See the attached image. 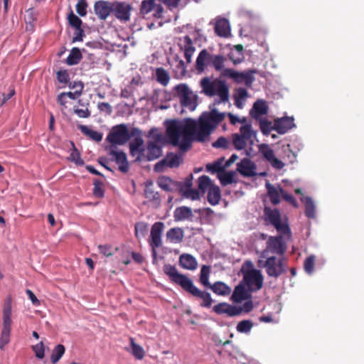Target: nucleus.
<instances>
[{"mask_svg": "<svg viewBox=\"0 0 364 364\" xmlns=\"http://www.w3.org/2000/svg\"><path fill=\"white\" fill-rule=\"evenodd\" d=\"M259 151L262 156L271 164V166L277 170L282 169L285 164L281 160L278 159L274 153V151L267 144H261L258 146Z\"/></svg>", "mask_w": 364, "mask_h": 364, "instance_id": "nucleus-14", "label": "nucleus"}, {"mask_svg": "<svg viewBox=\"0 0 364 364\" xmlns=\"http://www.w3.org/2000/svg\"><path fill=\"white\" fill-rule=\"evenodd\" d=\"M155 0H143L140 7V13L146 15L155 7Z\"/></svg>", "mask_w": 364, "mask_h": 364, "instance_id": "nucleus-49", "label": "nucleus"}, {"mask_svg": "<svg viewBox=\"0 0 364 364\" xmlns=\"http://www.w3.org/2000/svg\"><path fill=\"white\" fill-rule=\"evenodd\" d=\"M291 233L287 237H289ZM283 237H286V235L279 234L276 237L270 236L267 242V251L279 255H284L287 251V245Z\"/></svg>", "mask_w": 364, "mask_h": 364, "instance_id": "nucleus-10", "label": "nucleus"}, {"mask_svg": "<svg viewBox=\"0 0 364 364\" xmlns=\"http://www.w3.org/2000/svg\"><path fill=\"white\" fill-rule=\"evenodd\" d=\"M268 112V107L266 102L262 100H257L254 105L250 114L255 119H258L261 115L266 114Z\"/></svg>", "mask_w": 364, "mask_h": 364, "instance_id": "nucleus-26", "label": "nucleus"}, {"mask_svg": "<svg viewBox=\"0 0 364 364\" xmlns=\"http://www.w3.org/2000/svg\"><path fill=\"white\" fill-rule=\"evenodd\" d=\"M146 82L145 80L143 79L139 75L134 76L130 82V89L141 88L143 85Z\"/></svg>", "mask_w": 364, "mask_h": 364, "instance_id": "nucleus-57", "label": "nucleus"}, {"mask_svg": "<svg viewBox=\"0 0 364 364\" xmlns=\"http://www.w3.org/2000/svg\"><path fill=\"white\" fill-rule=\"evenodd\" d=\"M315 265V257L314 255H311L308 257L304 262V268L306 272L311 274L314 272Z\"/></svg>", "mask_w": 364, "mask_h": 364, "instance_id": "nucleus-54", "label": "nucleus"}, {"mask_svg": "<svg viewBox=\"0 0 364 364\" xmlns=\"http://www.w3.org/2000/svg\"><path fill=\"white\" fill-rule=\"evenodd\" d=\"M229 144L230 141L227 138L220 136L213 143V146L215 148L228 149L229 147Z\"/></svg>", "mask_w": 364, "mask_h": 364, "instance_id": "nucleus-62", "label": "nucleus"}, {"mask_svg": "<svg viewBox=\"0 0 364 364\" xmlns=\"http://www.w3.org/2000/svg\"><path fill=\"white\" fill-rule=\"evenodd\" d=\"M94 11L98 18L105 20L112 14V2L98 1L95 3Z\"/></svg>", "mask_w": 364, "mask_h": 364, "instance_id": "nucleus-18", "label": "nucleus"}, {"mask_svg": "<svg viewBox=\"0 0 364 364\" xmlns=\"http://www.w3.org/2000/svg\"><path fill=\"white\" fill-rule=\"evenodd\" d=\"M182 162L183 159L181 156L173 152H168L164 159L154 165V170L156 172H162L164 167L177 168L182 164Z\"/></svg>", "mask_w": 364, "mask_h": 364, "instance_id": "nucleus-9", "label": "nucleus"}, {"mask_svg": "<svg viewBox=\"0 0 364 364\" xmlns=\"http://www.w3.org/2000/svg\"><path fill=\"white\" fill-rule=\"evenodd\" d=\"M132 6L124 1L112 2V14L120 21L127 22L130 20Z\"/></svg>", "mask_w": 364, "mask_h": 364, "instance_id": "nucleus-12", "label": "nucleus"}, {"mask_svg": "<svg viewBox=\"0 0 364 364\" xmlns=\"http://www.w3.org/2000/svg\"><path fill=\"white\" fill-rule=\"evenodd\" d=\"M176 65L174 68V73L177 77H182L185 76L186 70L185 63L182 60H176Z\"/></svg>", "mask_w": 364, "mask_h": 364, "instance_id": "nucleus-52", "label": "nucleus"}, {"mask_svg": "<svg viewBox=\"0 0 364 364\" xmlns=\"http://www.w3.org/2000/svg\"><path fill=\"white\" fill-rule=\"evenodd\" d=\"M11 330L2 329L0 338V348L4 349V346L10 341Z\"/></svg>", "mask_w": 364, "mask_h": 364, "instance_id": "nucleus-56", "label": "nucleus"}, {"mask_svg": "<svg viewBox=\"0 0 364 364\" xmlns=\"http://www.w3.org/2000/svg\"><path fill=\"white\" fill-rule=\"evenodd\" d=\"M184 237L183 230L180 228H171L166 232V238L172 243H180Z\"/></svg>", "mask_w": 364, "mask_h": 364, "instance_id": "nucleus-29", "label": "nucleus"}, {"mask_svg": "<svg viewBox=\"0 0 364 364\" xmlns=\"http://www.w3.org/2000/svg\"><path fill=\"white\" fill-rule=\"evenodd\" d=\"M93 184V195L95 197L98 198H102L104 196L103 183L98 179H95Z\"/></svg>", "mask_w": 364, "mask_h": 364, "instance_id": "nucleus-53", "label": "nucleus"}, {"mask_svg": "<svg viewBox=\"0 0 364 364\" xmlns=\"http://www.w3.org/2000/svg\"><path fill=\"white\" fill-rule=\"evenodd\" d=\"M213 310L218 315L226 314L230 317L240 315L242 311V308L232 306L226 302H220L215 305Z\"/></svg>", "mask_w": 364, "mask_h": 364, "instance_id": "nucleus-17", "label": "nucleus"}, {"mask_svg": "<svg viewBox=\"0 0 364 364\" xmlns=\"http://www.w3.org/2000/svg\"><path fill=\"white\" fill-rule=\"evenodd\" d=\"M257 73L256 70H247L243 72H239L232 68H227L222 73L223 77L231 79L235 83L245 86L247 88H251L252 82L255 81V74Z\"/></svg>", "mask_w": 364, "mask_h": 364, "instance_id": "nucleus-5", "label": "nucleus"}, {"mask_svg": "<svg viewBox=\"0 0 364 364\" xmlns=\"http://www.w3.org/2000/svg\"><path fill=\"white\" fill-rule=\"evenodd\" d=\"M215 33L220 37H228L230 33V26L228 20L225 18H218L215 24Z\"/></svg>", "mask_w": 364, "mask_h": 364, "instance_id": "nucleus-23", "label": "nucleus"}, {"mask_svg": "<svg viewBox=\"0 0 364 364\" xmlns=\"http://www.w3.org/2000/svg\"><path fill=\"white\" fill-rule=\"evenodd\" d=\"M200 85L202 91H229L226 82L219 78L212 80L205 77L201 79Z\"/></svg>", "mask_w": 364, "mask_h": 364, "instance_id": "nucleus-13", "label": "nucleus"}, {"mask_svg": "<svg viewBox=\"0 0 364 364\" xmlns=\"http://www.w3.org/2000/svg\"><path fill=\"white\" fill-rule=\"evenodd\" d=\"M294 121V119L292 117L276 119L274 120V130L279 134H284L295 127Z\"/></svg>", "mask_w": 364, "mask_h": 364, "instance_id": "nucleus-20", "label": "nucleus"}, {"mask_svg": "<svg viewBox=\"0 0 364 364\" xmlns=\"http://www.w3.org/2000/svg\"><path fill=\"white\" fill-rule=\"evenodd\" d=\"M265 186H266V188L267 191V195L269 198L271 203L273 205L279 204L280 202V195H281L280 188H282L279 187V189H278L276 187H274V186H272L271 183H269V182L266 183Z\"/></svg>", "mask_w": 364, "mask_h": 364, "instance_id": "nucleus-31", "label": "nucleus"}, {"mask_svg": "<svg viewBox=\"0 0 364 364\" xmlns=\"http://www.w3.org/2000/svg\"><path fill=\"white\" fill-rule=\"evenodd\" d=\"M80 130L83 134L89 136L92 140L99 142L102 139V134L97 131L92 130L87 127V126L82 125L80 126Z\"/></svg>", "mask_w": 364, "mask_h": 364, "instance_id": "nucleus-40", "label": "nucleus"}, {"mask_svg": "<svg viewBox=\"0 0 364 364\" xmlns=\"http://www.w3.org/2000/svg\"><path fill=\"white\" fill-rule=\"evenodd\" d=\"M264 213L265 220L272 225L279 234L289 235L290 228L286 223L282 222L281 214L278 209H272L269 207H265Z\"/></svg>", "mask_w": 364, "mask_h": 364, "instance_id": "nucleus-6", "label": "nucleus"}, {"mask_svg": "<svg viewBox=\"0 0 364 364\" xmlns=\"http://www.w3.org/2000/svg\"><path fill=\"white\" fill-rule=\"evenodd\" d=\"M239 135L242 136V138H244L247 141H249L255 135V132L252 129V126L250 124H247L241 126V127L240 128Z\"/></svg>", "mask_w": 364, "mask_h": 364, "instance_id": "nucleus-48", "label": "nucleus"}, {"mask_svg": "<svg viewBox=\"0 0 364 364\" xmlns=\"http://www.w3.org/2000/svg\"><path fill=\"white\" fill-rule=\"evenodd\" d=\"M210 272V269L209 266L203 265L201 267L200 274V282L207 288H208L211 284L208 280Z\"/></svg>", "mask_w": 364, "mask_h": 364, "instance_id": "nucleus-44", "label": "nucleus"}, {"mask_svg": "<svg viewBox=\"0 0 364 364\" xmlns=\"http://www.w3.org/2000/svg\"><path fill=\"white\" fill-rule=\"evenodd\" d=\"M181 105L193 111L198 105V96L194 92H178Z\"/></svg>", "mask_w": 364, "mask_h": 364, "instance_id": "nucleus-21", "label": "nucleus"}, {"mask_svg": "<svg viewBox=\"0 0 364 364\" xmlns=\"http://www.w3.org/2000/svg\"><path fill=\"white\" fill-rule=\"evenodd\" d=\"M144 195L149 200H157L159 199V194L154 190L153 183L151 181L146 183Z\"/></svg>", "mask_w": 364, "mask_h": 364, "instance_id": "nucleus-39", "label": "nucleus"}, {"mask_svg": "<svg viewBox=\"0 0 364 364\" xmlns=\"http://www.w3.org/2000/svg\"><path fill=\"white\" fill-rule=\"evenodd\" d=\"M179 264L183 269L188 270H195L198 267L196 258L190 254H182L179 257Z\"/></svg>", "mask_w": 364, "mask_h": 364, "instance_id": "nucleus-24", "label": "nucleus"}, {"mask_svg": "<svg viewBox=\"0 0 364 364\" xmlns=\"http://www.w3.org/2000/svg\"><path fill=\"white\" fill-rule=\"evenodd\" d=\"M247 140L239 135L238 133L232 134V143L234 148L237 150H242L246 147Z\"/></svg>", "mask_w": 364, "mask_h": 364, "instance_id": "nucleus-41", "label": "nucleus"}, {"mask_svg": "<svg viewBox=\"0 0 364 364\" xmlns=\"http://www.w3.org/2000/svg\"><path fill=\"white\" fill-rule=\"evenodd\" d=\"M164 272L169 277L171 281L179 285L185 291L194 297L202 299L200 306L205 308H210L214 301L209 292L200 290L196 287L193 281L186 275L178 272L175 266L170 264L164 266Z\"/></svg>", "mask_w": 364, "mask_h": 364, "instance_id": "nucleus-2", "label": "nucleus"}, {"mask_svg": "<svg viewBox=\"0 0 364 364\" xmlns=\"http://www.w3.org/2000/svg\"><path fill=\"white\" fill-rule=\"evenodd\" d=\"M57 79L59 82L65 85L70 81V76L66 70H60L57 73Z\"/></svg>", "mask_w": 364, "mask_h": 364, "instance_id": "nucleus-64", "label": "nucleus"}, {"mask_svg": "<svg viewBox=\"0 0 364 364\" xmlns=\"http://www.w3.org/2000/svg\"><path fill=\"white\" fill-rule=\"evenodd\" d=\"M144 141L140 137H136L133 141L130 142L129 144V149H130V154L132 156H135L136 154H138V156L136 158V161H141V156L143 154V151H144L142 148Z\"/></svg>", "mask_w": 364, "mask_h": 364, "instance_id": "nucleus-28", "label": "nucleus"}, {"mask_svg": "<svg viewBox=\"0 0 364 364\" xmlns=\"http://www.w3.org/2000/svg\"><path fill=\"white\" fill-rule=\"evenodd\" d=\"M252 297V291L241 281L233 291L231 299L235 303H240L242 301L250 299Z\"/></svg>", "mask_w": 364, "mask_h": 364, "instance_id": "nucleus-19", "label": "nucleus"}, {"mask_svg": "<svg viewBox=\"0 0 364 364\" xmlns=\"http://www.w3.org/2000/svg\"><path fill=\"white\" fill-rule=\"evenodd\" d=\"M87 7L86 0H78L76 4L77 13L81 16H85L87 14Z\"/></svg>", "mask_w": 364, "mask_h": 364, "instance_id": "nucleus-60", "label": "nucleus"}, {"mask_svg": "<svg viewBox=\"0 0 364 364\" xmlns=\"http://www.w3.org/2000/svg\"><path fill=\"white\" fill-rule=\"evenodd\" d=\"M269 277L278 278L286 272L287 264L284 257L277 258L275 256L268 257L264 264Z\"/></svg>", "mask_w": 364, "mask_h": 364, "instance_id": "nucleus-8", "label": "nucleus"}, {"mask_svg": "<svg viewBox=\"0 0 364 364\" xmlns=\"http://www.w3.org/2000/svg\"><path fill=\"white\" fill-rule=\"evenodd\" d=\"M219 180L223 186L232 184L235 182V173L233 171L225 172L218 174Z\"/></svg>", "mask_w": 364, "mask_h": 364, "instance_id": "nucleus-43", "label": "nucleus"}, {"mask_svg": "<svg viewBox=\"0 0 364 364\" xmlns=\"http://www.w3.org/2000/svg\"><path fill=\"white\" fill-rule=\"evenodd\" d=\"M255 165L249 159H243L237 164V171L243 176L251 177L255 176Z\"/></svg>", "mask_w": 364, "mask_h": 364, "instance_id": "nucleus-22", "label": "nucleus"}, {"mask_svg": "<svg viewBox=\"0 0 364 364\" xmlns=\"http://www.w3.org/2000/svg\"><path fill=\"white\" fill-rule=\"evenodd\" d=\"M156 80L163 86H166L170 80L168 73L163 68H157L156 69Z\"/></svg>", "mask_w": 364, "mask_h": 364, "instance_id": "nucleus-35", "label": "nucleus"}, {"mask_svg": "<svg viewBox=\"0 0 364 364\" xmlns=\"http://www.w3.org/2000/svg\"><path fill=\"white\" fill-rule=\"evenodd\" d=\"M221 193L220 188L216 185L210 188L207 196L208 203L212 205H215L219 203Z\"/></svg>", "mask_w": 364, "mask_h": 364, "instance_id": "nucleus-32", "label": "nucleus"}, {"mask_svg": "<svg viewBox=\"0 0 364 364\" xmlns=\"http://www.w3.org/2000/svg\"><path fill=\"white\" fill-rule=\"evenodd\" d=\"M208 288L218 296H228L231 292V288L223 282H215L211 284Z\"/></svg>", "mask_w": 364, "mask_h": 364, "instance_id": "nucleus-27", "label": "nucleus"}, {"mask_svg": "<svg viewBox=\"0 0 364 364\" xmlns=\"http://www.w3.org/2000/svg\"><path fill=\"white\" fill-rule=\"evenodd\" d=\"M65 348L63 345L58 344L53 349L50 355V361L53 364H55L61 358L65 353Z\"/></svg>", "mask_w": 364, "mask_h": 364, "instance_id": "nucleus-42", "label": "nucleus"}, {"mask_svg": "<svg viewBox=\"0 0 364 364\" xmlns=\"http://www.w3.org/2000/svg\"><path fill=\"white\" fill-rule=\"evenodd\" d=\"M259 128L264 135H268L271 131L274 130V124L266 119H262L259 121Z\"/></svg>", "mask_w": 364, "mask_h": 364, "instance_id": "nucleus-46", "label": "nucleus"}, {"mask_svg": "<svg viewBox=\"0 0 364 364\" xmlns=\"http://www.w3.org/2000/svg\"><path fill=\"white\" fill-rule=\"evenodd\" d=\"M131 138L127 126L124 124L113 127L107 136V141L115 149V145H123Z\"/></svg>", "mask_w": 364, "mask_h": 364, "instance_id": "nucleus-7", "label": "nucleus"}, {"mask_svg": "<svg viewBox=\"0 0 364 364\" xmlns=\"http://www.w3.org/2000/svg\"><path fill=\"white\" fill-rule=\"evenodd\" d=\"M98 249L100 254L107 257L112 256L118 250V247L113 248L110 245H100Z\"/></svg>", "mask_w": 364, "mask_h": 364, "instance_id": "nucleus-51", "label": "nucleus"}, {"mask_svg": "<svg viewBox=\"0 0 364 364\" xmlns=\"http://www.w3.org/2000/svg\"><path fill=\"white\" fill-rule=\"evenodd\" d=\"M82 59V54L78 48H73L66 59V63L69 65H77Z\"/></svg>", "mask_w": 364, "mask_h": 364, "instance_id": "nucleus-36", "label": "nucleus"}, {"mask_svg": "<svg viewBox=\"0 0 364 364\" xmlns=\"http://www.w3.org/2000/svg\"><path fill=\"white\" fill-rule=\"evenodd\" d=\"M157 183L159 186L166 191H172L175 182L169 177L163 176L159 178Z\"/></svg>", "mask_w": 364, "mask_h": 364, "instance_id": "nucleus-38", "label": "nucleus"}, {"mask_svg": "<svg viewBox=\"0 0 364 364\" xmlns=\"http://www.w3.org/2000/svg\"><path fill=\"white\" fill-rule=\"evenodd\" d=\"M305 205V215L309 218L315 217V205L310 197H304L301 199Z\"/></svg>", "mask_w": 364, "mask_h": 364, "instance_id": "nucleus-37", "label": "nucleus"}, {"mask_svg": "<svg viewBox=\"0 0 364 364\" xmlns=\"http://www.w3.org/2000/svg\"><path fill=\"white\" fill-rule=\"evenodd\" d=\"M183 50H184V57L188 63L191 62L193 54L196 50L193 46V41L189 36H186L183 37Z\"/></svg>", "mask_w": 364, "mask_h": 364, "instance_id": "nucleus-30", "label": "nucleus"}, {"mask_svg": "<svg viewBox=\"0 0 364 364\" xmlns=\"http://www.w3.org/2000/svg\"><path fill=\"white\" fill-rule=\"evenodd\" d=\"M154 141H149L147 144L146 161H154L159 159L162 155L161 147L157 145L158 142L161 141L162 135L157 134L154 136Z\"/></svg>", "mask_w": 364, "mask_h": 364, "instance_id": "nucleus-16", "label": "nucleus"}, {"mask_svg": "<svg viewBox=\"0 0 364 364\" xmlns=\"http://www.w3.org/2000/svg\"><path fill=\"white\" fill-rule=\"evenodd\" d=\"M147 230V225L145 223L139 222L135 224L134 231L135 236L139 237L144 236Z\"/></svg>", "mask_w": 364, "mask_h": 364, "instance_id": "nucleus-59", "label": "nucleus"}, {"mask_svg": "<svg viewBox=\"0 0 364 364\" xmlns=\"http://www.w3.org/2000/svg\"><path fill=\"white\" fill-rule=\"evenodd\" d=\"M254 324L250 320H243L240 321L237 326V331L241 333H248L250 332Z\"/></svg>", "mask_w": 364, "mask_h": 364, "instance_id": "nucleus-45", "label": "nucleus"}, {"mask_svg": "<svg viewBox=\"0 0 364 364\" xmlns=\"http://www.w3.org/2000/svg\"><path fill=\"white\" fill-rule=\"evenodd\" d=\"M32 349L35 353L36 356L39 358L42 359L45 356V347L43 341H41L40 343H37L35 346H32Z\"/></svg>", "mask_w": 364, "mask_h": 364, "instance_id": "nucleus-58", "label": "nucleus"}, {"mask_svg": "<svg viewBox=\"0 0 364 364\" xmlns=\"http://www.w3.org/2000/svg\"><path fill=\"white\" fill-rule=\"evenodd\" d=\"M180 192L185 198H191L193 200H198L200 198V192L196 189H184L183 188H181Z\"/></svg>", "mask_w": 364, "mask_h": 364, "instance_id": "nucleus-47", "label": "nucleus"}, {"mask_svg": "<svg viewBox=\"0 0 364 364\" xmlns=\"http://www.w3.org/2000/svg\"><path fill=\"white\" fill-rule=\"evenodd\" d=\"M198 191L204 195L206 191H208L210 188L213 186L215 184L212 183L210 178L205 175L201 176L198 179Z\"/></svg>", "mask_w": 364, "mask_h": 364, "instance_id": "nucleus-34", "label": "nucleus"}, {"mask_svg": "<svg viewBox=\"0 0 364 364\" xmlns=\"http://www.w3.org/2000/svg\"><path fill=\"white\" fill-rule=\"evenodd\" d=\"M248 96V92H238L237 95H235L234 100L235 106L240 109L242 108L245 100Z\"/></svg>", "mask_w": 364, "mask_h": 364, "instance_id": "nucleus-55", "label": "nucleus"}, {"mask_svg": "<svg viewBox=\"0 0 364 364\" xmlns=\"http://www.w3.org/2000/svg\"><path fill=\"white\" fill-rule=\"evenodd\" d=\"M131 344L133 355L139 359L141 360L144 357V350L142 347L134 343V339L131 338Z\"/></svg>", "mask_w": 364, "mask_h": 364, "instance_id": "nucleus-50", "label": "nucleus"}, {"mask_svg": "<svg viewBox=\"0 0 364 364\" xmlns=\"http://www.w3.org/2000/svg\"><path fill=\"white\" fill-rule=\"evenodd\" d=\"M206 168L208 171H211L212 173H222L224 170V168L222 166L220 162H214L213 164H208L206 166Z\"/></svg>", "mask_w": 364, "mask_h": 364, "instance_id": "nucleus-63", "label": "nucleus"}, {"mask_svg": "<svg viewBox=\"0 0 364 364\" xmlns=\"http://www.w3.org/2000/svg\"><path fill=\"white\" fill-rule=\"evenodd\" d=\"M225 117V112L213 109L203 112L198 120L192 118L168 120L166 122L168 141L181 151L186 152L192 147L193 141H205Z\"/></svg>", "mask_w": 364, "mask_h": 364, "instance_id": "nucleus-1", "label": "nucleus"}, {"mask_svg": "<svg viewBox=\"0 0 364 364\" xmlns=\"http://www.w3.org/2000/svg\"><path fill=\"white\" fill-rule=\"evenodd\" d=\"M164 228V224L162 222L155 223L151 229V241L150 245L152 247V255L154 258H156V248L160 247L162 245L161 234Z\"/></svg>", "mask_w": 364, "mask_h": 364, "instance_id": "nucleus-15", "label": "nucleus"}, {"mask_svg": "<svg viewBox=\"0 0 364 364\" xmlns=\"http://www.w3.org/2000/svg\"><path fill=\"white\" fill-rule=\"evenodd\" d=\"M11 306L9 303L5 304L3 309V329L11 330Z\"/></svg>", "mask_w": 364, "mask_h": 364, "instance_id": "nucleus-33", "label": "nucleus"}, {"mask_svg": "<svg viewBox=\"0 0 364 364\" xmlns=\"http://www.w3.org/2000/svg\"><path fill=\"white\" fill-rule=\"evenodd\" d=\"M105 149L108 151L110 160L114 161L118 165L119 170L122 173H127L129 169V164L127 161V155L124 152L116 151L113 146H107Z\"/></svg>", "mask_w": 364, "mask_h": 364, "instance_id": "nucleus-11", "label": "nucleus"}, {"mask_svg": "<svg viewBox=\"0 0 364 364\" xmlns=\"http://www.w3.org/2000/svg\"><path fill=\"white\" fill-rule=\"evenodd\" d=\"M173 217L176 221H183L185 220H192L193 217L192 210L187 206H181L174 210Z\"/></svg>", "mask_w": 364, "mask_h": 364, "instance_id": "nucleus-25", "label": "nucleus"}, {"mask_svg": "<svg viewBox=\"0 0 364 364\" xmlns=\"http://www.w3.org/2000/svg\"><path fill=\"white\" fill-rule=\"evenodd\" d=\"M68 22L75 28H78L81 27L82 25V21L81 19L77 17L75 14H74L73 12H71L68 17Z\"/></svg>", "mask_w": 364, "mask_h": 364, "instance_id": "nucleus-61", "label": "nucleus"}, {"mask_svg": "<svg viewBox=\"0 0 364 364\" xmlns=\"http://www.w3.org/2000/svg\"><path fill=\"white\" fill-rule=\"evenodd\" d=\"M252 262L245 261L242 266L241 272L243 275L242 282L252 291H257L263 286V276L258 269L252 268Z\"/></svg>", "mask_w": 364, "mask_h": 364, "instance_id": "nucleus-4", "label": "nucleus"}, {"mask_svg": "<svg viewBox=\"0 0 364 364\" xmlns=\"http://www.w3.org/2000/svg\"><path fill=\"white\" fill-rule=\"evenodd\" d=\"M227 58L220 54H212L207 49L201 50L197 56L195 69L198 74H202L208 68H213L216 72H220V77L225 68Z\"/></svg>", "mask_w": 364, "mask_h": 364, "instance_id": "nucleus-3", "label": "nucleus"}]
</instances>
